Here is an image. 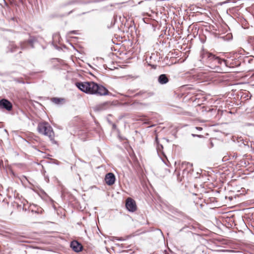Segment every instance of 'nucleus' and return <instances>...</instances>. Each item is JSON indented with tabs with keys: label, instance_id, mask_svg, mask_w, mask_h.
I'll return each instance as SVG.
<instances>
[{
	"label": "nucleus",
	"instance_id": "nucleus-3",
	"mask_svg": "<svg viewBox=\"0 0 254 254\" xmlns=\"http://www.w3.org/2000/svg\"><path fill=\"white\" fill-rule=\"evenodd\" d=\"M0 109L10 111L12 109V105L8 100L2 99L0 100Z\"/></svg>",
	"mask_w": 254,
	"mask_h": 254
},
{
	"label": "nucleus",
	"instance_id": "nucleus-6",
	"mask_svg": "<svg viewBox=\"0 0 254 254\" xmlns=\"http://www.w3.org/2000/svg\"><path fill=\"white\" fill-rule=\"evenodd\" d=\"M70 247L75 252H79L82 249V245L76 241L71 242L70 244Z\"/></svg>",
	"mask_w": 254,
	"mask_h": 254
},
{
	"label": "nucleus",
	"instance_id": "nucleus-2",
	"mask_svg": "<svg viewBox=\"0 0 254 254\" xmlns=\"http://www.w3.org/2000/svg\"><path fill=\"white\" fill-rule=\"evenodd\" d=\"M37 130L39 133L48 136L51 140L54 139V132L48 123H40L38 125Z\"/></svg>",
	"mask_w": 254,
	"mask_h": 254
},
{
	"label": "nucleus",
	"instance_id": "nucleus-11",
	"mask_svg": "<svg viewBox=\"0 0 254 254\" xmlns=\"http://www.w3.org/2000/svg\"><path fill=\"white\" fill-rule=\"evenodd\" d=\"M197 128H198V130H200V129H202L201 127H197Z\"/></svg>",
	"mask_w": 254,
	"mask_h": 254
},
{
	"label": "nucleus",
	"instance_id": "nucleus-4",
	"mask_svg": "<svg viewBox=\"0 0 254 254\" xmlns=\"http://www.w3.org/2000/svg\"><path fill=\"white\" fill-rule=\"evenodd\" d=\"M126 207L129 211L131 212L134 211L136 209V206L135 201L131 198H128L126 201Z\"/></svg>",
	"mask_w": 254,
	"mask_h": 254
},
{
	"label": "nucleus",
	"instance_id": "nucleus-7",
	"mask_svg": "<svg viewBox=\"0 0 254 254\" xmlns=\"http://www.w3.org/2000/svg\"><path fill=\"white\" fill-rule=\"evenodd\" d=\"M208 58H210V59H214V60L216 61L217 62L221 64H224V65H225L226 66H227V62H226V61L224 60H222L220 58H219V57H216L215 55H213L211 53H209V55H208Z\"/></svg>",
	"mask_w": 254,
	"mask_h": 254
},
{
	"label": "nucleus",
	"instance_id": "nucleus-10",
	"mask_svg": "<svg viewBox=\"0 0 254 254\" xmlns=\"http://www.w3.org/2000/svg\"><path fill=\"white\" fill-rule=\"evenodd\" d=\"M60 100H61V99H59V98H54V99H53V101H54L55 103H57V104H58V103H60Z\"/></svg>",
	"mask_w": 254,
	"mask_h": 254
},
{
	"label": "nucleus",
	"instance_id": "nucleus-1",
	"mask_svg": "<svg viewBox=\"0 0 254 254\" xmlns=\"http://www.w3.org/2000/svg\"><path fill=\"white\" fill-rule=\"evenodd\" d=\"M76 85L80 90L88 94L104 96L109 93L105 87L94 82L76 83Z\"/></svg>",
	"mask_w": 254,
	"mask_h": 254
},
{
	"label": "nucleus",
	"instance_id": "nucleus-12",
	"mask_svg": "<svg viewBox=\"0 0 254 254\" xmlns=\"http://www.w3.org/2000/svg\"><path fill=\"white\" fill-rule=\"evenodd\" d=\"M197 128H198V130H200V129H202L201 127H197Z\"/></svg>",
	"mask_w": 254,
	"mask_h": 254
},
{
	"label": "nucleus",
	"instance_id": "nucleus-9",
	"mask_svg": "<svg viewBox=\"0 0 254 254\" xmlns=\"http://www.w3.org/2000/svg\"><path fill=\"white\" fill-rule=\"evenodd\" d=\"M78 2V1L77 0H70L66 2L65 5H68L71 4H74Z\"/></svg>",
	"mask_w": 254,
	"mask_h": 254
},
{
	"label": "nucleus",
	"instance_id": "nucleus-8",
	"mask_svg": "<svg viewBox=\"0 0 254 254\" xmlns=\"http://www.w3.org/2000/svg\"><path fill=\"white\" fill-rule=\"evenodd\" d=\"M158 81L161 84H165L168 82V79L165 74H161L159 77Z\"/></svg>",
	"mask_w": 254,
	"mask_h": 254
},
{
	"label": "nucleus",
	"instance_id": "nucleus-5",
	"mask_svg": "<svg viewBox=\"0 0 254 254\" xmlns=\"http://www.w3.org/2000/svg\"><path fill=\"white\" fill-rule=\"evenodd\" d=\"M105 179L106 184L109 186H111L115 183V177L113 173H109L106 175Z\"/></svg>",
	"mask_w": 254,
	"mask_h": 254
}]
</instances>
